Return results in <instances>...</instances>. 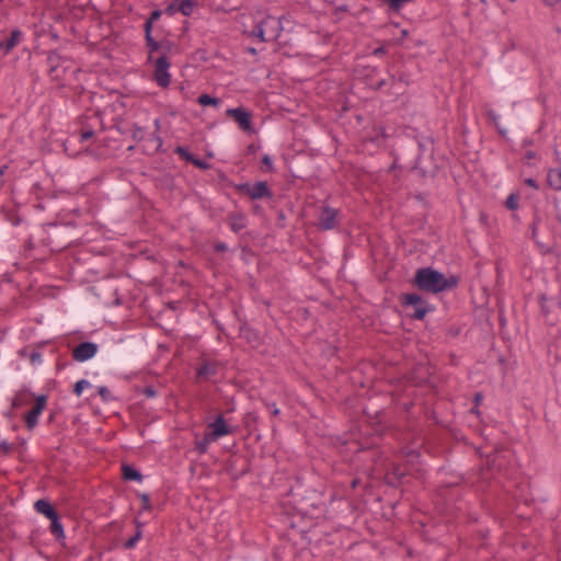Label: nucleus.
Listing matches in <instances>:
<instances>
[{"instance_id":"nucleus-6","label":"nucleus","mask_w":561,"mask_h":561,"mask_svg":"<svg viewBox=\"0 0 561 561\" xmlns=\"http://www.w3.org/2000/svg\"><path fill=\"white\" fill-rule=\"evenodd\" d=\"M102 113L100 110L87 107L85 112L77 117L75 126L77 129L73 135L78 134L79 142H85L94 138V136L103 131L105 126L102 121Z\"/></svg>"},{"instance_id":"nucleus-7","label":"nucleus","mask_w":561,"mask_h":561,"mask_svg":"<svg viewBox=\"0 0 561 561\" xmlns=\"http://www.w3.org/2000/svg\"><path fill=\"white\" fill-rule=\"evenodd\" d=\"M399 301L402 308H412L413 312L407 316L413 320H424L427 313L434 311V306L417 293H405L399 296Z\"/></svg>"},{"instance_id":"nucleus-5","label":"nucleus","mask_w":561,"mask_h":561,"mask_svg":"<svg viewBox=\"0 0 561 561\" xmlns=\"http://www.w3.org/2000/svg\"><path fill=\"white\" fill-rule=\"evenodd\" d=\"M48 76L51 81L57 83L58 90H66L67 82L70 78L80 71L75 67L72 59L62 57L56 50H50L47 54Z\"/></svg>"},{"instance_id":"nucleus-17","label":"nucleus","mask_w":561,"mask_h":561,"mask_svg":"<svg viewBox=\"0 0 561 561\" xmlns=\"http://www.w3.org/2000/svg\"><path fill=\"white\" fill-rule=\"evenodd\" d=\"M226 116L232 118L239 126L242 131L248 134H254L255 128L252 123V112L243 106L228 108L226 111Z\"/></svg>"},{"instance_id":"nucleus-1","label":"nucleus","mask_w":561,"mask_h":561,"mask_svg":"<svg viewBox=\"0 0 561 561\" xmlns=\"http://www.w3.org/2000/svg\"><path fill=\"white\" fill-rule=\"evenodd\" d=\"M327 501L328 496L322 483L316 479L297 477L284 494L282 504L293 505V508L301 517L333 519L334 502L331 501L330 508H328Z\"/></svg>"},{"instance_id":"nucleus-53","label":"nucleus","mask_w":561,"mask_h":561,"mask_svg":"<svg viewBox=\"0 0 561 561\" xmlns=\"http://www.w3.org/2000/svg\"><path fill=\"white\" fill-rule=\"evenodd\" d=\"M194 167L198 168L199 170H208L210 168V164L208 162H206L205 160L198 158L197 156L195 157L193 163H192Z\"/></svg>"},{"instance_id":"nucleus-44","label":"nucleus","mask_w":561,"mask_h":561,"mask_svg":"<svg viewBox=\"0 0 561 561\" xmlns=\"http://www.w3.org/2000/svg\"><path fill=\"white\" fill-rule=\"evenodd\" d=\"M261 171L265 173H273L275 172L273 160L268 154H264L261 159Z\"/></svg>"},{"instance_id":"nucleus-24","label":"nucleus","mask_w":561,"mask_h":561,"mask_svg":"<svg viewBox=\"0 0 561 561\" xmlns=\"http://www.w3.org/2000/svg\"><path fill=\"white\" fill-rule=\"evenodd\" d=\"M261 24L264 31L265 43L276 41L283 31L280 21L272 15L262 19Z\"/></svg>"},{"instance_id":"nucleus-20","label":"nucleus","mask_w":561,"mask_h":561,"mask_svg":"<svg viewBox=\"0 0 561 561\" xmlns=\"http://www.w3.org/2000/svg\"><path fill=\"white\" fill-rule=\"evenodd\" d=\"M47 399H48L47 394L37 396L35 398V402H34V405L32 407V409L25 413L24 422H25V426L28 430H33L37 425L38 417L47 405Z\"/></svg>"},{"instance_id":"nucleus-23","label":"nucleus","mask_w":561,"mask_h":561,"mask_svg":"<svg viewBox=\"0 0 561 561\" xmlns=\"http://www.w3.org/2000/svg\"><path fill=\"white\" fill-rule=\"evenodd\" d=\"M207 427L211 438L218 440L219 438L230 435L234 432V428L228 424L227 420L222 414H217L213 422L208 423Z\"/></svg>"},{"instance_id":"nucleus-32","label":"nucleus","mask_w":561,"mask_h":561,"mask_svg":"<svg viewBox=\"0 0 561 561\" xmlns=\"http://www.w3.org/2000/svg\"><path fill=\"white\" fill-rule=\"evenodd\" d=\"M371 131L374 135L370 136L369 140L378 146L383 145L389 138L383 125H375Z\"/></svg>"},{"instance_id":"nucleus-56","label":"nucleus","mask_w":561,"mask_h":561,"mask_svg":"<svg viewBox=\"0 0 561 561\" xmlns=\"http://www.w3.org/2000/svg\"><path fill=\"white\" fill-rule=\"evenodd\" d=\"M179 12L176 1L173 0L164 10V13L168 15H173L174 13Z\"/></svg>"},{"instance_id":"nucleus-46","label":"nucleus","mask_w":561,"mask_h":561,"mask_svg":"<svg viewBox=\"0 0 561 561\" xmlns=\"http://www.w3.org/2000/svg\"><path fill=\"white\" fill-rule=\"evenodd\" d=\"M135 391L139 394L146 396L147 398H154L158 393L154 386H152V385L145 386V387H136Z\"/></svg>"},{"instance_id":"nucleus-4","label":"nucleus","mask_w":561,"mask_h":561,"mask_svg":"<svg viewBox=\"0 0 561 561\" xmlns=\"http://www.w3.org/2000/svg\"><path fill=\"white\" fill-rule=\"evenodd\" d=\"M356 72L359 78L366 84V87L373 91L387 92L389 95H393L396 98L404 94V89L399 90L396 89L391 91L392 88H396V78L390 73H382V70L373 65H358L356 68Z\"/></svg>"},{"instance_id":"nucleus-51","label":"nucleus","mask_w":561,"mask_h":561,"mask_svg":"<svg viewBox=\"0 0 561 561\" xmlns=\"http://www.w3.org/2000/svg\"><path fill=\"white\" fill-rule=\"evenodd\" d=\"M396 78V85L398 83H403L405 87L410 84L409 76L405 72H398L397 75H393Z\"/></svg>"},{"instance_id":"nucleus-48","label":"nucleus","mask_w":561,"mask_h":561,"mask_svg":"<svg viewBox=\"0 0 561 561\" xmlns=\"http://www.w3.org/2000/svg\"><path fill=\"white\" fill-rule=\"evenodd\" d=\"M91 386V383L85 380V379H81V380H78L75 385H73V389H72V392L80 397L83 392L84 389L89 388Z\"/></svg>"},{"instance_id":"nucleus-41","label":"nucleus","mask_w":561,"mask_h":561,"mask_svg":"<svg viewBox=\"0 0 561 561\" xmlns=\"http://www.w3.org/2000/svg\"><path fill=\"white\" fill-rule=\"evenodd\" d=\"M519 198L518 192L511 193L505 201V207L510 210H516L519 207Z\"/></svg>"},{"instance_id":"nucleus-15","label":"nucleus","mask_w":561,"mask_h":561,"mask_svg":"<svg viewBox=\"0 0 561 561\" xmlns=\"http://www.w3.org/2000/svg\"><path fill=\"white\" fill-rule=\"evenodd\" d=\"M226 471L232 480H238L251 471V460L245 455L232 454L227 460Z\"/></svg>"},{"instance_id":"nucleus-36","label":"nucleus","mask_w":561,"mask_h":561,"mask_svg":"<svg viewBox=\"0 0 561 561\" xmlns=\"http://www.w3.org/2000/svg\"><path fill=\"white\" fill-rule=\"evenodd\" d=\"M221 102H222L221 99H219L217 96H213L207 93H203L197 98V103L204 107H206V106L219 107Z\"/></svg>"},{"instance_id":"nucleus-50","label":"nucleus","mask_w":561,"mask_h":561,"mask_svg":"<svg viewBox=\"0 0 561 561\" xmlns=\"http://www.w3.org/2000/svg\"><path fill=\"white\" fill-rule=\"evenodd\" d=\"M404 456L408 458L410 462H415L421 457V454L416 449H409L404 451Z\"/></svg>"},{"instance_id":"nucleus-8","label":"nucleus","mask_w":561,"mask_h":561,"mask_svg":"<svg viewBox=\"0 0 561 561\" xmlns=\"http://www.w3.org/2000/svg\"><path fill=\"white\" fill-rule=\"evenodd\" d=\"M68 230V226L49 225L46 230V237L42 241L51 252H60L72 243Z\"/></svg>"},{"instance_id":"nucleus-22","label":"nucleus","mask_w":561,"mask_h":561,"mask_svg":"<svg viewBox=\"0 0 561 561\" xmlns=\"http://www.w3.org/2000/svg\"><path fill=\"white\" fill-rule=\"evenodd\" d=\"M239 334L251 348L259 350L264 344V340L260 332L251 327L247 321L241 322Z\"/></svg>"},{"instance_id":"nucleus-49","label":"nucleus","mask_w":561,"mask_h":561,"mask_svg":"<svg viewBox=\"0 0 561 561\" xmlns=\"http://www.w3.org/2000/svg\"><path fill=\"white\" fill-rule=\"evenodd\" d=\"M98 393L102 398L103 401L107 402L113 399V396L110 391V389L105 386H102L99 388Z\"/></svg>"},{"instance_id":"nucleus-35","label":"nucleus","mask_w":561,"mask_h":561,"mask_svg":"<svg viewBox=\"0 0 561 561\" xmlns=\"http://www.w3.org/2000/svg\"><path fill=\"white\" fill-rule=\"evenodd\" d=\"M178 10L184 16L192 15L194 8L197 7V0H175Z\"/></svg>"},{"instance_id":"nucleus-18","label":"nucleus","mask_w":561,"mask_h":561,"mask_svg":"<svg viewBox=\"0 0 561 561\" xmlns=\"http://www.w3.org/2000/svg\"><path fill=\"white\" fill-rule=\"evenodd\" d=\"M409 470L404 463H391L383 476V482L391 488L398 489L403 485Z\"/></svg>"},{"instance_id":"nucleus-34","label":"nucleus","mask_w":561,"mask_h":561,"mask_svg":"<svg viewBox=\"0 0 561 561\" xmlns=\"http://www.w3.org/2000/svg\"><path fill=\"white\" fill-rule=\"evenodd\" d=\"M50 520V533L56 537V539L58 541H60L61 539H65V533H64V527H62V524H61V520H60V515L59 513L54 516L53 518L49 519Z\"/></svg>"},{"instance_id":"nucleus-33","label":"nucleus","mask_w":561,"mask_h":561,"mask_svg":"<svg viewBox=\"0 0 561 561\" xmlns=\"http://www.w3.org/2000/svg\"><path fill=\"white\" fill-rule=\"evenodd\" d=\"M145 42L148 49V62H152L156 59L153 56L154 53H158L162 48L163 42L154 39L153 36L146 37Z\"/></svg>"},{"instance_id":"nucleus-3","label":"nucleus","mask_w":561,"mask_h":561,"mask_svg":"<svg viewBox=\"0 0 561 561\" xmlns=\"http://www.w3.org/2000/svg\"><path fill=\"white\" fill-rule=\"evenodd\" d=\"M410 282L421 291L439 294L456 288L460 283V276H446L432 266H427L417 268Z\"/></svg>"},{"instance_id":"nucleus-25","label":"nucleus","mask_w":561,"mask_h":561,"mask_svg":"<svg viewBox=\"0 0 561 561\" xmlns=\"http://www.w3.org/2000/svg\"><path fill=\"white\" fill-rule=\"evenodd\" d=\"M218 373L217 362L202 359L199 366L196 368L195 381L203 382L209 380L210 377Z\"/></svg>"},{"instance_id":"nucleus-29","label":"nucleus","mask_w":561,"mask_h":561,"mask_svg":"<svg viewBox=\"0 0 561 561\" xmlns=\"http://www.w3.org/2000/svg\"><path fill=\"white\" fill-rule=\"evenodd\" d=\"M559 168H551L547 171V185L553 191H561V160Z\"/></svg>"},{"instance_id":"nucleus-52","label":"nucleus","mask_w":561,"mask_h":561,"mask_svg":"<svg viewBox=\"0 0 561 561\" xmlns=\"http://www.w3.org/2000/svg\"><path fill=\"white\" fill-rule=\"evenodd\" d=\"M486 118L495 128H499V115L493 110L486 111Z\"/></svg>"},{"instance_id":"nucleus-62","label":"nucleus","mask_w":561,"mask_h":561,"mask_svg":"<svg viewBox=\"0 0 561 561\" xmlns=\"http://www.w3.org/2000/svg\"><path fill=\"white\" fill-rule=\"evenodd\" d=\"M260 145L250 144L247 147V154H255L260 150Z\"/></svg>"},{"instance_id":"nucleus-21","label":"nucleus","mask_w":561,"mask_h":561,"mask_svg":"<svg viewBox=\"0 0 561 561\" xmlns=\"http://www.w3.org/2000/svg\"><path fill=\"white\" fill-rule=\"evenodd\" d=\"M98 351L99 345L96 343L91 341H84L80 342L72 348L71 355L76 362L82 363L94 357Z\"/></svg>"},{"instance_id":"nucleus-31","label":"nucleus","mask_w":561,"mask_h":561,"mask_svg":"<svg viewBox=\"0 0 561 561\" xmlns=\"http://www.w3.org/2000/svg\"><path fill=\"white\" fill-rule=\"evenodd\" d=\"M259 420H260V416L256 412L245 413V415L243 416L242 423L249 434H252L255 431H257Z\"/></svg>"},{"instance_id":"nucleus-61","label":"nucleus","mask_w":561,"mask_h":561,"mask_svg":"<svg viewBox=\"0 0 561 561\" xmlns=\"http://www.w3.org/2000/svg\"><path fill=\"white\" fill-rule=\"evenodd\" d=\"M352 490H356L362 484V479L358 477L351 478L348 482Z\"/></svg>"},{"instance_id":"nucleus-38","label":"nucleus","mask_w":561,"mask_h":561,"mask_svg":"<svg viewBox=\"0 0 561 561\" xmlns=\"http://www.w3.org/2000/svg\"><path fill=\"white\" fill-rule=\"evenodd\" d=\"M419 371H422V368H417V369H414L413 371H411V374L409 376V381L413 386L422 387V386H424L427 382L430 374L427 371H425L421 376H416V374Z\"/></svg>"},{"instance_id":"nucleus-2","label":"nucleus","mask_w":561,"mask_h":561,"mask_svg":"<svg viewBox=\"0 0 561 561\" xmlns=\"http://www.w3.org/2000/svg\"><path fill=\"white\" fill-rule=\"evenodd\" d=\"M135 282L128 276H108L92 287L104 307H130Z\"/></svg>"},{"instance_id":"nucleus-55","label":"nucleus","mask_w":561,"mask_h":561,"mask_svg":"<svg viewBox=\"0 0 561 561\" xmlns=\"http://www.w3.org/2000/svg\"><path fill=\"white\" fill-rule=\"evenodd\" d=\"M153 23L154 22H152L151 20H148V19L145 21V23H144L145 38L152 36Z\"/></svg>"},{"instance_id":"nucleus-42","label":"nucleus","mask_w":561,"mask_h":561,"mask_svg":"<svg viewBox=\"0 0 561 561\" xmlns=\"http://www.w3.org/2000/svg\"><path fill=\"white\" fill-rule=\"evenodd\" d=\"M148 135L149 133H147L146 128L138 126L137 124L133 125L131 136L136 142H142Z\"/></svg>"},{"instance_id":"nucleus-60","label":"nucleus","mask_w":561,"mask_h":561,"mask_svg":"<svg viewBox=\"0 0 561 561\" xmlns=\"http://www.w3.org/2000/svg\"><path fill=\"white\" fill-rule=\"evenodd\" d=\"M524 183H525L527 186H529V187H531V188H534V190H539V184H538L537 180H535L534 178H527V179H525Z\"/></svg>"},{"instance_id":"nucleus-14","label":"nucleus","mask_w":561,"mask_h":561,"mask_svg":"<svg viewBox=\"0 0 561 561\" xmlns=\"http://www.w3.org/2000/svg\"><path fill=\"white\" fill-rule=\"evenodd\" d=\"M60 95L66 99V101H70L75 106L78 107H89L88 105L92 103L93 93L91 91L85 90L82 85H66V90H58Z\"/></svg>"},{"instance_id":"nucleus-37","label":"nucleus","mask_w":561,"mask_h":561,"mask_svg":"<svg viewBox=\"0 0 561 561\" xmlns=\"http://www.w3.org/2000/svg\"><path fill=\"white\" fill-rule=\"evenodd\" d=\"M216 442L215 438H211V435L209 432H206L202 439L196 440L195 443V450L199 454H206L208 450V446L210 443Z\"/></svg>"},{"instance_id":"nucleus-57","label":"nucleus","mask_w":561,"mask_h":561,"mask_svg":"<svg viewBox=\"0 0 561 561\" xmlns=\"http://www.w3.org/2000/svg\"><path fill=\"white\" fill-rule=\"evenodd\" d=\"M214 250L217 253L226 252L228 250V247H227V244L225 242L217 241V242L214 243Z\"/></svg>"},{"instance_id":"nucleus-64","label":"nucleus","mask_w":561,"mask_h":561,"mask_svg":"<svg viewBox=\"0 0 561 561\" xmlns=\"http://www.w3.org/2000/svg\"><path fill=\"white\" fill-rule=\"evenodd\" d=\"M28 357H30L32 363H35L36 360L39 359L41 353L38 351H36V350H32L31 353L28 354Z\"/></svg>"},{"instance_id":"nucleus-47","label":"nucleus","mask_w":561,"mask_h":561,"mask_svg":"<svg viewBox=\"0 0 561 561\" xmlns=\"http://www.w3.org/2000/svg\"><path fill=\"white\" fill-rule=\"evenodd\" d=\"M137 496L141 501L142 512H151L153 510L150 501V495L148 493H138Z\"/></svg>"},{"instance_id":"nucleus-26","label":"nucleus","mask_w":561,"mask_h":561,"mask_svg":"<svg viewBox=\"0 0 561 561\" xmlns=\"http://www.w3.org/2000/svg\"><path fill=\"white\" fill-rule=\"evenodd\" d=\"M227 220L232 232L239 233L248 225L247 216L242 211H231L228 214Z\"/></svg>"},{"instance_id":"nucleus-11","label":"nucleus","mask_w":561,"mask_h":561,"mask_svg":"<svg viewBox=\"0 0 561 561\" xmlns=\"http://www.w3.org/2000/svg\"><path fill=\"white\" fill-rule=\"evenodd\" d=\"M233 187L238 193L248 196L252 201L262 198L271 199L274 196V193L266 181H257L254 184L244 182L234 184Z\"/></svg>"},{"instance_id":"nucleus-45","label":"nucleus","mask_w":561,"mask_h":561,"mask_svg":"<svg viewBox=\"0 0 561 561\" xmlns=\"http://www.w3.org/2000/svg\"><path fill=\"white\" fill-rule=\"evenodd\" d=\"M142 537V530L141 529H137L134 534V536H131L129 539H127L125 542H124V548L125 549H133L136 547L137 542L141 539Z\"/></svg>"},{"instance_id":"nucleus-16","label":"nucleus","mask_w":561,"mask_h":561,"mask_svg":"<svg viewBox=\"0 0 561 561\" xmlns=\"http://www.w3.org/2000/svg\"><path fill=\"white\" fill-rule=\"evenodd\" d=\"M151 64L154 67L152 78L156 83L162 89L168 88L171 83V75L169 72L171 61L169 57L165 54H161Z\"/></svg>"},{"instance_id":"nucleus-28","label":"nucleus","mask_w":561,"mask_h":561,"mask_svg":"<svg viewBox=\"0 0 561 561\" xmlns=\"http://www.w3.org/2000/svg\"><path fill=\"white\" fill-rule=\"evenodd\" d=\"M34 508L37 513L43 514L48 519L58 514L56 507L46 499H39L34 503Z\"/></svg>"},{"instance_id":"nucleus-43","label":"nucleus","mask_w":561,"mask_h":561,"mask_svg":"<svg viewBox=\"0 0 561 561\" xmlns=\"http://www.w3.org/2000/svg\"><path fill=\"white\" fill-rule=\"evenodd\" d=\"M175 153H178L181 159L185 160L186 162L193 163L195 159V154L192 153L187 148L178 146L174 150Z\"/></svg>"},{"instance_id":"nucleus-58","label":"nucleus","mask_w":561,"mask_h":561,"mask_svg":"<svg viewBox=\"0 0 561 561\" xmlns=\"http://www.w3.org/2000/svg\"><path fill=\"white\" fill-rule=\"evenodd\" d=\"M162 15V11L160 9H156L150 12L148 20H151L152 22H157Z\"/></svg>"},{"instance_id":"nucleus-9","label":"nucleus","mask_w":561,"mask_h":561,"mask_svg":"<svg viewBox=\"0 0 561 561\" xmlns=\"http://www.w3.org/2000/svg\"><path fill=\"white\" fill-rule=\"evenodd\" d=\"M364 415L367 419L368 424L371 427V432L374 437L370 440L362 442L358 440L356 443L357 448L354 450L355 453L360 450L375 449L378 446L376 439H379L386 432L387 427L383 425L380 413L378 411L370 413L367 409L363 411Z\"/></svg>"},{"instance_id":"nucleus-10","label":"nucleus","mask_w":561,"mask_h":561,"mask_svg":"<svg viewBox=\"0 0 561 561\" xmlns=\"http://www.w3.org/2000/svg\"><path fill=\"white\" fill-rule=\"evenodd\" d=\"M538 300L545 322L550 327L557 325L561 321V298L559 296L548 297L547 294H540Z\"/></svg>"},{"instance_id":"nucleus-19","label":"nucleus","mask_w":561,"mask_h":561,"mask_svg":"<svg viewBox=\"0 0 561 561\" xmlns=\"http://www.w3.org/2000/svg\"><path fill=\"white\" fill-rule=\"evenodd\" d=\"M160 119L154 121V131L149 133L146 139L142 141V153L146 156H153L161 151L163 144L162 138L159 136Z\"/></svg>"},{"instance_id":"nucleus-54","label":"nucleus","mask_w":561,"mask_h":561,"mask_svg":"<svg viewBox=\"0 0 561 561\" xmlns=\"http://www.w3.org/2000/svg\"><path fill=\"white\" fill-rule=\"evenodd\" d=\"M264 405L267 410H270L272 416H278L280 413V410L277 408L275 402H264Z\"/></svg>"},{"instance_id":"nucleus-27","label":"nucleus","mask_w":561,"mask_h":561,"mask_svg":"<svg viewBox=\"0 0 561 561\" xmlns=\"http://www.w3.org/2000/svg\"><path fill=\"white\" fill-rule=\"evenodd\" d=\"M541 221L540 215L538 213L535 214L533 222L530 224V236L531 239L536 242V244L540 248V252L542 254H548L553 252V248L550 245L542 244L538 239V226Z\"/></svg>"},{"instance_id":"nucleus-59","label":"nucleus","mask_w":561,"mask_h":561,"mask_svg":"<svg viewBox=\"0 0 561 561\" xmlns=\"http://www.w3.org/2000/svg\"><path fill=\"white\" fill-rule=\"evenodd\" d=\"M163 42V46L160 50H162V54H165V56H168V54L171 51V48L173 46V43L169 39H165V41H162Z\"/></svg>"},{"instance_id":"nucleus-39","label":"nucleus","mask_w":561,"mask_h":561,"mask_svg":"<svg viewBox=\"0 0 561 561\" xmlns=\"http://www.w3.org/2000/svg\"><path fill=\"white\" fill-rule=\"evenodd\" d=\"M243 33L250 37H254V38L259 39L261 43H265L264 31H263L261 21L255 23L250 31H244Z\"/></svg>"},{"instance_id":"nucleus-40","label":"nucleus","mask_w":561,"mask_h":561,"mask_svg":"<svg viewBox=\"0 0 561 561\" xmlns=\"http://www.w3.org/2000/svg\"><path fill=\"white\" fill-rule=\"evenodd\" d=\"M553 217L551 219V229L553 230L556 228V225L561 226V199L554 198L553 199Z\"/></svg>"},{"instance_id":"nucleus-63","label":"nucleus","mask_w":561,"mask_h":561,"mask_svg":"<svg viewBox=\"0 0 561 561\" xmlns=\"http://www.w3.org/2000/svg\"><path fill=\"white\" fill-rule=\"evenodd\" d=\"M0 448H1V450H2L4 454H9V453L12 450L13 445H12V444H9V443H7V442H2V443L0 444Z\"/></svg>"},{"instance_id":"nucleus-13","label":"nucleus","mask_w":561,"mask_h":561,"mask_svg":"<svg viewBox=\"0 0 561 561\" xmlns=\"http://www.w3.org/2000/svg\"><path fill=\"white\" fill-rule=\"evenodd\" d=\"M25 33L19 27L5 28L0 32V53L10 55L21 43L25 41Z\"/></svg>"},{"instance_id":"nucleus-30","label":"nucleus","mask_w":561,"mask_h":561,"mask_svg":"<svg viewBox=\"0 0 561 561\" xmlns=\"http://www.w3.org/2000/svg\"><path fill=\"white\" fill-rule=\"evenodd\" d=\"M142 473L133 465L123 463L122 465V479L124 481H142Z\"/></svg>"},{"instance_id":"nucleus-12","label":"nucleus","mask_w":561,"mask_h":561,"mask_svg":"<svg viewBox=\"0 0 561 561\" xmlns=\"http://www.w3.org/2000/svg\"><path fill=\"white\" fill-rule=\"evenodd\" d=\"M313 225L319 231L336 229L340 226V210L329 205L320 206Z\"/></svg>"}]
</instances>
